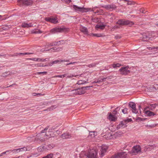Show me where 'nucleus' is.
<instances>
[{
  "label": "nucleus",
  "mask_w": 158,
  "mask_h": 158,
  "mask_svg": "<svg viewBox=\"0 0 158 158\" xmlns=\"http://www.w3.org/2000/svg\"><path fill=\"white\" fill-rule=\"evenodd\" d=\"M116 23L120 25H128L130 27L134 24V23L132 21L125 19H119Z\"/></svg>",
  "instance_id": "obj_1"
},
{
  "label": "nucleus",
  "mask_w": 158,
  "mask_h": 158,
  "mask_svg": "<svg viewBox=\"0 0 158 158\" xmlns=\"http://www.w3.org/2000/svg\"><path fill=\"white\" fill-rule=\"evenodd\" d=\"M73 7L75 11H80L82 13L90 11H94V10L90 8L79 7L76 5H73Z\"/></svg>",
  "instance_id": "obj_2"
},
{
  "label": "nucleus",
  "mask_w": 158,
  "mask_h": 158,
  "mask_svg": "<svg viewBox=\"0 0 158 158\" xmlns=\"http://www.w3.org/2000/svg\"><path fill=\"white\" fill-rule=\"evenodd\" d=\"M69 30V28L64 27H56L52 29L50 31V32L52 33H55L56 32H65L68 31Z\"/></svg>",
  "instance_id": "obj_3"
},
{
  "label": "nucleus",
  "mask_w": 158,
  "mask_h": 158,
  "mask_svg": "<svg viewBox=\"0 0 158 158\" xmlns=\"http://www.w3.org/2000/svg\"><path fill=\"white\" fill-rule=\"evenodd\" d=\"M18 2L21 6H29L31 5L33 3L32 0H18Z\"/></svg>",
  "instance_id": "obj_4"
},
{
  "label": "nucleus",
  "mask_w": 158,
  "mask_h": 158,
  "mask_svg": "<svg viewBox=\"0 0 158 158\" xmlns=\"http://www.w3.org/2000/svg\"><path fill=\"white\" fill-rule=\"evenodd\" d=\"M101 7L106 9L107 10L112 11L116 8L117 6L114 4H111L103 5Z\"/></svg>",
  "instance_id": "obj_5"
},
{
  "label": "nucleus",
  "mask_w": 158,
  "mask_h": 158,
  "mask_svg": "<svg viewBox=\"0 0 158 158\" xmlns=\"http://www.w3.org/2000/svg\"><path fill=\"white\" fill-rule=\"evenodd\" d=\"M127 156V153L122 152L113 155L110 158H126Z\"/></svg>",
  "instance_id": "obj_6"
},
{
  "label": "nucleus",
  "mask_w": 158,
  "mask_h": 158,
  "mask_svg": "<svg viewBox=\"0 0 158 158\" xmlns=\"http://www.w3.org/2000/svg\"><path fill=\"white\" fill-rule=\"evenodd\" d=\"M96 152L94 150H90L85 154V156L88 158H96Z\"/></svg>",
  "instance_id": "obj_7"
},
{
  "label": "nucleus",
  "mask_w": 158,
  "mask_h": 158,
  "mask_svg": "<svg viewBox=\"0 0 158 158\" xmlns=\"http://www.w3.org/2000/svg\"><path fill=\"white\" fill-rule=\"evenodd\" d=\"M57 19L56 17H53V16H51L49 17H46L45 18L44 20L46 21L53 24H56L58 23Z\"/></svg>",
  "instance_id": "obj_8"
},
{
  "label": "nucleus",
  "mask_w": 158,
  "mask_h": 158,
  "mask_svg": "<svg viewBox=\"0 0 158 158\" xmlns=\"http://www.w3.org/2000/svg\"><path fill=\"white\" fill-rule=\"evenodd\" d=\"M130 69L127 66L122 67L119 69L120 74L127 75L130 73Z\"/></svg>",
  "instance_id": "obj_9"
},
{
  "label": "nucleus",
  "mask_w": 158,
  "mask_h": 158,
  "mask_svg": "<svg viewBox=\"0 0 158 158\" xmlns=\"http://www.w3.org/2000/svg\"><path fill=\"white\" fill-rule=\"evenodd\" d=\"M45 136H48L47 135L45 134V135H43L41 134H37L35 138V140L36 142L40 141V142H43L45 140V138L44 137Z\"/></svg>",
  "instance_id": "obj_10"
},
{
  "label": "nucleus",
  "mask_w": 158,
  "mask_h": 158,
  "mask_svg": "<svg viewBox=\"0 0 158 158\" xmlns=\"http://www.w3.org/2000/svg\"><path fill=\"white\" fill-rule=\"evenodd\" d=\"M108 148L107 146L106 145H102L99 152V155H100V157H102L104 156L105 153L106 151Z\"/></svg>",
  "instance_id": "obj_11"
},
{
  "label": "nucleus",
  "mask_w": 158,
  "mask_h": 158,
  "mask_svg": "<svg viewBox=\"0 0 158 158\" xmlns=\"http://www.w3.org/2000/svg\"><path fill=\"white\" fill-rule=\"evenodd\" d=\"M141 148L140 146L139 145L134 146L131 150V153L134 155H135L139 152H140Z\"/></svg>",
  "instance_id": "obj_12"
},
{
  "label": "nucleus",
  "mask_w": 158,
  "mask_h": 158,
  "mask_svg": "<svg viewBox=\"0 0 158 158\" xmlns=\"http://www.w3.org/2000/svg\"><path fill=\"white\" fill-rule=\"evenodd\" d=\"M128 106L130 108H131L133 113L136 114L138 112V110L136 109V105L135 103L133 102H130L129 103Z\"/></svg>",
  "instance_id": "obj_13"
},
{
  "label": "nucleus",
  "mask_w": 158,
  "mask_h": 158,
  "mask_svg": "<svg viewBox=\"0 0 158 158\" xmlns=\"http://www.w3.org/2000/svg\"><path fill=\"white\" fill-rule=\"evenodd\" d=\"M65 41L64 40H61L58 41H54L50 43V46H53L56 45H59L60 44H64L65 43Z\"/></svg>",
  "instance_id": "obj_14"
},
{
  "label": "nucleus",
  "mask_w": 158,
  "mask_h": 158,
  "mask_svg": "<svg viewBox=\"0 0 158 158\" xmlns=\"http://www.w3.org/2000/svg\"><path fill=\"white\" fill-rule=\"evenodd\" d=\"M127 126L126 123L125 121L124 120L121 121L119 124L117 125V128L118 129H119L121 128L126 127Z\"/></svg>",
  "instance_id": "obj_15"
},
{
  "label": "nucleus",
  "mask_w": 158,
  "mask_h": 158,
  "mask_svg": "<svg viewBox=\"0 0 158 158\" xmlns=\"http://www.w3.org/2000/svg\"><path fill=\"white\" fill-rule=\"evenodd\" d=\"M147 108L144 109L143 111L147 116L149 117L152 116L156 115V114L154 112L150 111L149 110H147Z\"/></svg>",
  "instance_id": "obj_16"
},
{
  "label": "nucleus",
  "mask_w": 158,
  "mask_h": 158,
  "mask_svg": "<svg viewBox=\"0 0 158 158\" xmlns=\"http://www.w3.org/2000/svg\"><path fill=\"white\" fill-rule=\"evenodd\" d=\"M115 135H112V134L109 133L107 134H106L103 136V138L107 140L114 139L115 138Z\"/></svg>",
  "instance_id": "obj_17"
},
{
  "label": "nucleus",
  "mask_w": 158,
  "mask_h": 158,
  "mask_svg": "<svg viewBox=\"0 0 158 158\" xmlns=\"http://www.w3.org/2000/svg\"><path fill=\"white\" fill-rule=\"evenodd\" d=\"M108 114L109 115L107 117V118L110 120L111 121H115L117 119V118L115 116L112 114L111 113H108Z\"/></svg>",
  "instance_id": "obj_18"
},
{
  "label": "nucleus",
  "mask_w": 158,
  "mask_h": 158,
  "mask_svg": "<svg viewBox=\"0 0 158 158\" xmlns=\"http://www.w3.org/2000/svg\"><path fill=\"white\" fill-rule=\"evenodd\" d=\"M71 137V135L68 133H64L61 135V137L64 139H70Z\"/></svg>",
  "instance_id": "obj_19"
},
{
  "label": "nucleus",
  "mask_w": 158,
  "mask_h": 158,
  "mask_svg": "<svg viewBox=\"0 0 158 158\" xmlns=\"http://www.w3.org/2000/svg\"><path fill=\"white\" fill-rule=\"evenodd\" d=\"M80 30L85 34H88V31L87 29L85 27L81 26L80 28Z\"/></svg>",
  "instance_id": "obj_20"
},
{
  "label": "nucleus",
  "mask_w": 158,
  "mask_h": 158,
  "mask_svg": "<svg viewBox=\"0 0 158 158\" xmlns=\"http://www.w3.org/2000/svg\"><path fill=\"white\" fill-rule=\"evenodd\" d=\"M77 89L78 95H81L84 94L85 92V91H84L82 87H78L77 88Z\"/></svg>",
  "instance_id": "obj_21"
},
{
  "label": "nucleus",
  "mask_w": 158,
  "mask_h": 158,
  "mask_svg": "<svg viewBox=\"0 0 158 158\" xmlns=\"http://www.w3.org/2000/svg\"><path fill=\"white\" fill-rule=\"evenodd\" d=\"M33 26L31 23H23L22 24V27L24 28L31 27Z\"/></svg>",
  "instance_id": "obj_22"
},
{
  "label": "nucleus",
  "mask_w": 158,
  "mask_h": 158,
  "mask_svg": "<svg viewBox=\"0 0 158 158\" xmlns=\"http://www.w3.org/2000/svg\"><path fill=\"white\" fill-rule=\"evenodd\" d=\"M102 23V25L97 24L96 26V29H99L102 30L104 29L105 28L106 25H105L103 24Z\"/></svg>",
  "instance_id": "obj_23"
},
{
  "label": "nucleus",
  "mask_w": 158,
  "mask_h": 158,
  "mask_svg": "<svg viewBox=\"0 0 158 158\" xmlns=\"http://www.w3.org/2000/svg\"><path fill=\"white\" fill-rule=\"evenodd\" d=\"M69 60H62L61 59H59L57 60H55L53 61V63H60L61 62H69Z\"/></svg>",
  "instance_id": "obj_24"
},
{
  "label": "nucleus",
  "mask_w": 158,
  "mask_h": 158,
  "mask_svg": "<svg viewBox=\"0 0 158 158\" xmlns=\"http://www.w3.org/2000/svg\"><path fill=\"white\" fill-rule=\"evenodd\" d=\"M153 148L152 146H146L144 148V151L145 152L146 151H151Z\"/></svg>",
  "instance_id": "obj_25"
},
{
  "label": "nucleus",
  "mask_w": 158,
  "mask_h": 158,
  "mask_svg": "<svg viewBox=\"0 0 158 158\" xmlns=\"http://www.w3.org/2000/svg\"><path fill=\"white\" fill-rule=\"evenodd\" d=\"M156 105L152 104H151L150 106L147 107L146 108H147V109L148 108L150 110H152L154 108H156Z\"/></svg>",
  "instance_id": "obj_26"
},
{
  "label": "nucleus",
  "mask_w": 158,
  "mask_h": 158,
  "mask_svg": "<svg viewBox=\"0 0 158 158\" xmlns=\"http://www.w3.org/2000/svg\"><path fill=\"white\" fill-rule=\"evenodd\" d=\"M56 106L55 105H52V106L49 107L47 109H46L45 110H44V111H51L52 110L54 109L55 108H56Z\"/></svg>",
  "instance_id": "obj_27"
},
{
  "label": "nucleus",
  "mask_w": 158,
  "mask_h": 158,
  "mask_svg": "<svg viewBox=\"0 0 158 158\" xmlns=\"http://www.w3.org/2000/svg\"><path fill=\"white\" fill-rule=\"evenodd\" d=\"M10 74L11 73L10 72H4V73H3L2 74L1 76L2 77H5L8 76L9 75H10Z\"/></svg>",
  "instance_id": "obj_28"
},
{
  "label": "nucleus",
  "mask_w": 158,
  "mask_h": 158,
  "mask_svg": "<svg viewBox=\"0 0 158 158\" xmlns=\"http://www.w3.org/2000/svg\"><path fill=\"white\" fill-rule=\"evenodd\" d=\"M32 54V53L30 52H24V53H17V56L18 55L19 56H24L26 55H29Z\"/></svg>",
  "instance_id": "obj_29"
},
{
  "label": "nucleus",
  "mask_w": 158,
  "mask_h": 158,
  "mask_svg": "<svg viewBox=\"0 0 158 158\" xmlns=\"http://www.w3.org/2000/svg\"><path fill=\"white\" fill-rule=\"evenodd\" d=\"M31 33L33 34L41 33H42V31L39 30H33L31 31Z\"/></svg>",
  "instance_id": "obj_30"
},
{
  "label": "nucleus",
  "mask_w": 158,
  "mask_h": 158,
  "mask_svg": "<svg viewBox=\"0 0 158 158\" xmlns=\"http://www.w3.org/2000/svg\"><path fill=\"white\" fill-rule=\"evenodd\" d=\"M53 154L51 153L42 158H52L53 156Z\"/></svg>",
  "instance_id": "obj_31"
},
{
  "label": "nucleus",
  "mask_w": 158,
  "mask_h": 158,
  "mask_svg": "<svg viewBox=\"0 0 158 158\" xmlns=\"http://www.w3.org/2000/svg\"><path fill=\"white\" fill-rule=\"evenodd\" d=\"M111 66L113 67V68H116L117 67H118L121 66V64L119 63L117 64H112Z\"/></svg>",
  "instance_id": "obj_32"
},
{
  "label": "nucleus",
  "mask_w": 158,
  "mask_h": 158,
  "mask_svg": "<svg viewBox=\"0 0 158 158\" xmlns=\"http://www.w3.org/2000/svg\"><path fill=\"white\" fill-rule=\"evenodd\" d=\"M90 36H96L97 37H101L102 35L101 34L92 33L90 34Z\"/></svg>",
  "instance_id": "obj_33"
},
{
  "label": "nucleus",
  "mask_w": 158,
  "mask_h": 158,
  "mask_svg": "<svg viewBox=\"0 0 158 158\" xmlns=\"http://www.w3.org/2000/svg\"><path fill=\"white\" fill-rule=\"evenodd\" d=\"M67 74H65L63 75H58L57 76H55L54 77H60V78H64L67 75Z\"/></svg>",
  "instance_id": "obj_34"
},
{
  "label": "nucleus",
  "mask_w": 158,
  "mask_h": 158,
  "mask_svg": "<svg viewBox=\"0 0 158 158\" xmlns=\"http://www.w3.org/2000/svg\"><path fill=\"white\" fill-rule=\"evenodd\" d=\"M11 152V150H7L5 152H3L0 154V157L1 156H2L3 155L5 154H6V153H7V154H9L10 153V152Z\"/></svg>",
  "instance_id": "obj_35"
},
{
  "label": "nucleus",
  "mask_w": 158,
  "mask_h": 158,
  "mask_svg": "<svg viewBox=\"0 0 158 158\" xmlns=\"http://www.w3.org/2000/svg\"><path fill=\"white\" fill-rule=\"evenodd\" d=\"M11 152V150H7L5 152H3L0 154V157L1 156H2L3 155L5 154H6V153H7V154H9L10 153V152Z\"/></svg>",
  "instance_id": "obj_36"
},
{
  "label": "nucleus",
  "mask_w": 158,
  "mask_h": 158,
  "mask_svg": "<svg viewBox=\"0 0 158 158\" xmlns=\"http://www.w3.org/2000/svg\"><path fill=\"white\" fill-rule=\"evenodd\" d=\"M96 64H97L94 63L88 65L87 66L89 68L94 67H95Z\"/></svg>",
  "instance_id": "obj_37"
},
{
  "label": "nucleus",
  "mask_w": 158,
  "mask_h": 158,
  "mask_svg": "<svg viewBox=\"0 0 158 158\" xmlns=\"http://www.w3.org/2000/svg\"><path fill=\"white\" fill-rule=\"evenodd\" d=\"M84 83V81L80 80L78 81L77 82L76 85H81L83 84Z\"/></svg>",
  "instance_id": "obj_38"
},
{
  "label": "nucleus",
  "mask_w": 158,
  "mask_h": 158,
  "mask_svg": "<svg viewBox=\"0 0 158 158\" xmlns=\"http://www.w3.org/2000/svg\"><path fill=\"white\" fill-rule=\"evenodd\" d=\"M56 47H53V48H50L49 49H48V50H46L47 51H52V52H56Z\"/></svg>",
  "instance_id": "obj_39"
},
{
  "label": "nucleus",
  "mask_w": 158,
  "mask_h": 158,
  "mask_svg": "<svg viewBox=\"0 0 158 158\" xmlns=\"http://www.w3.org/2000/svg\"><path fill=\"white\" fill-rule=\"evenodd\" d=\"M83 89L84 91H85L86 90L89 89L90 87H92L93 86H82Z\"/></svg>",
  "instance_id": "obj_40"
},
{
  "label": "nucleus",
  "mask_w": 158,
  "mask_h": 158,
  "mask_svg": "<svg viewBox=\"0 0 158 158\" xmlns=\"http://www.w3.org/2000/svg\"><path fill=\"white\" fill-rule=\"evenodd\" d=\"M77 90V89H73L71 91L72 94H78Z\"/></svg>",
  "instance_id": "obj_41"
},
{
  "label": "nucleus",
  "mask_w": 158,
  "mask_h": 158,
  "mask_svg": "<svg viewBox=\"0 0 158 158\" xmlns=\"http://www.w3.org/2000/svg\"><path fill=\"white\" fill-rule=\"evenodd\" d=\"M49 127L48 126H47L46 127H45L44 130H42L41 131V133L40 134H42L43 133H44L45 132L47 131L49 128Z\"/></svg>",
  "instance_id": "obj_42"
},
{
  "label": "nucleus",
  "mask_w": 158,
  "mask_h": 158,
  "mask_svg": "<svg viewBox=\"0 0 158 158\" xmlns=\"http://www.w3.org/2000/svg\"><path fill=\"white\" fill-rule=\"evenodd\" d=\"M49 127L48 126H47L46 127H45L44 130H42L41 131V133L40 134H42L43 133H44L45 132L47 131L49 128Z\"/></svg>",
  "instance_id": "obj_43"
},
{
  "label": "nucleus",
  "mask_w": 158,
  "mask_h": 158,
  "mask_svg": "<svg viewBox=\"0 0 158 158\" xmlns=\"http://www.w3.org/2000/svg\"><path fill=\"white\" fill-rule=\"evenodd\" d=\"M20 151V150L19 148L17 149H15L13 150H11V152H13V153L15 152H19Z\"/></svg>",
  "instance_id": "obj_44"
},
{
  "label": "nucleus",
  "mask_w": 158,
  "mask_h": 158,
  "mask_svg": "<svg viewBox=\"0 0 158 158\" xmlns=\"http://www.w3.org/2000/svg\"><path fill=\"white\" fill-rule=\"evenodd\" d=\"M118 109V107H117L115 109V110L113 112V114L115 116L117 114V111Z\"/></svg>",
  "instance_id": "obj_45"
},
{
  "label": "nucleus",
  "mask_w": 158,
  "mask_h": 158,
  "mask_svg": "<svg viewBox=\"0 0 158 158\" xmlns=\"http://www.w3.org/2000/svg\"><path fill=\"white\" fill-rule=\"evenodd\" d=\"M127 108H125L124 109L122 110V112L124 114H127Z\"/></svg>",
  "instance_id": "obj_46"
},
{
  "label": "nucleus",
  "mask_w": 158,
  "mask_h": 158,
  "mask_svg": "<svg viewBox=\"0 0 158 158\" xmlns=\"http://www.w3.org/2000/svg\"><path fill=\"white\" fill-rule=\"evenodd\" d=\"M20 150V151H27V149L26 147H23V148H19Z\"/></svg>",
  "instance_id": "obj_47"
},
{
  "label": "nucleus",
  "mask_w": 158,
  "mask_h": 158,
  "mask_svg": "<svg viewBox=\"0 0 158 158\" xmlns=\"http://www.w3.org/2000/svg\"><path fill=\"white\" fill-rule=\"evenodd\" d=\"M63 48L62 47H58L57 48L56 47V52H57L60 51H61L63 49Z\"/></svg>",
  "instance_id": "obj_48"
},
{
  "label": "nucleus",
  "mask_w": 158,
  "mask_h": 158,
  "mask_svg": "<svg viewBox=\"0 0 158 158\" xmlns=\"http://www.w3.org/2000/svg\"><path fill=\"white\" fill-rule=\"evenodd\" d=\"M125 121L126 124L128 122H131L132 121L131 118H127V119L124 120Z\"/></svg>",
  "instance_id": "obj_49"
},
{
  "label": "nucleus",
  "mask_w": 158,
  "mask_h": 158,
  "mask_svg": "<svg viewBox=\"0 0 158 158\" xmlns=\"http://www.w3.org/2000/svg\"><path fill=\"white\" fill-rule=\"evenodd\" d=\"M106 77L102 78L100 80H98V83L102 82L103 81H105V80L106 79Z\"/></svg>",
  "instance_id": "obj_50"
},
{
  "label": "nucleus",
  "mask_w": 158,
  "mask_h": 158,
  "mask_svg": "<svg viewBox=\"0 0 158 158\" xmlns=\"http://www.w3.org/2000/svg\"><path fill=\"white\" fill-rule=\"evenodd\" d=\"M47 73L46 72H38L36 73V74H46Z\"/></svg>",
  "instance_id": "obj_51"
},
{
  "label": "nucleus",
  "mask_w": 158,
  "mask_h": 158,
  "mask_svg": "<svg viewBox=\"0 0 158 158\" xmlns=\"http://www.w3.org/2000/svg\"><path fill=\"white\" fill-rule=\"evenodd\" d=\"M17 53H14L13 54H10L9 55V56L10 57H13L15 56H17Z\"/></svg>",
  "instance_id": "obj_52"
},
{
  "label": "nucleus",
  "mask_w": 158,
  "mask_h": 158,
  "mask_svg": "<svg viewBox=\"0 0 158 158\" xmlns=\"http://www.w3.org/2000/svg\"><path fill=\"white\" fill-rule=\"evenodd\" d=\"M27 60H32L35 61H37L38 60V58H27Z\"/></svg>",
  "instance_id": "obj_53"
},
{
  "label": "nucleus",
  "mask_w": 158,
  "mask_h": 158,
  "mask_svg": "<svg viewBox=\"0 0 158 158\" xmlns=\"http://www.w3.org/2000/svg\"><path fill=\"white\" fill-rule=\"evenodd\" d=\"M140 12H141L142 13H145L146 12L144 8H141L140 9Z\"/></svg>",
  "instance_id": "obj_54"
},
{
  "label": "nucleus",
  "mask_w": 158,
  "mask_h": 158,
  "mask_svg": "<svg viewBox=\"0 0 158 158\" xmlns=\"http://www.w3.org/2000/svg\"><path fill=\"white\" fill-rule=\"evenodd\" d=\"M77 62H71L69 63H68V64H66V65H69V64H77Z\"/></svg>",
  "instance_id": "obj_55"
},
{
  "label": "nucleus",
  "mask_w": 158,
  "mask_h": 158,
  "mask_svg": "<svg viewBox=\"0 0 158 158\" xmlns=\"http://www.w3.org/2000/svg\"><path fill=\"white\" fill-rule=\"evenodd\" d=\"M77 76H78V75H71V74L69 76H67V77H68V78H71V77H76Z\"/></svg>",
  "instance_id": "obj_56"
},
{
  "label": "nucleus",
  "mask_w": 158,
  "mask_h": 158,
  "mask_svg": "<svg viewBox=\"0 0 158 158\" xmlns=\"http://www.w3.org/2000/svg\"><path fill=\"white\" fill-rule=\"evenodd\" d=\"M38 61H39V62H41V61H42V62H44V58H38Z\"/></svg>",
  "instance_id": "obj_57"
},
{
  "label": "nucleus",
  "mask_w": 158,
  "mask_h": 158,
  "mask_svg": "<svg viewBox=\"0 0 158 158\" xmlns=\"http://www.w3.org/2000/svg\"><path fill=\"white\" fill-rule=\"evenodd\" d=\"M48 103L49 102H44L42 105H40V106H42L43 105H45L47 106L48 104Z\"/></svg>",
  "instance_id": "obj_58"
},
{
  "label": "nucleus",
  "mask_w": 158,
  "mask_h": 158,
  "mask_svg": "<svg viewBox=\"0 0 158 158\" xmlns=\"http://www.w3.org/2000/svg\"><path fill=\"white\" fill-rule=\"evenodd\" d=\"M147 48L149 50H152L153 49H156V47H148Z\"/></svg>",
  "instance_id": "obj_59"
},
{
  "label": "nucleus",
  "mask_w": 158,
  "mask_h": 158,
  "mask_svg": "<svg viewBox=\"0 0 158 158\" xmlns=\"http://www.w3.org/2000/svg\"><path fill=\"white\" fill-rule=\"evenodd\" d=\"M121 1H125L127 2V4L128 5H131V2L129 1L128 0H120Z\"/></svg>",
  "instance_id": "obj_60"
},
{
  "label": "nucleus",
  "mask_w": 158,
  "mask_h": 158,
  "mask_svg": "<svg viewBox=\"0 0 158 158\" xmlns=\"http://www.w3.org/2000/svg\"><path fill=\"white\" fill-rule=\"evenodd\" d=\"M91 134L90 133H89V135H91V136L92 138L94 137V134L93 133V132H91Z\"/></svg>",
  "instance_id": "obj_61"
},
{
  "label": "nucleus",
  "mask_w": 158,
  "mask_h": 158,
  "mask_svg": "<svg viewBox=\"0 0 158 158\" xmlns=\"http://www.w3.org/2000/svg\"><path fill=\"white\" fill-rule=\"evenodd\" d=\"M37 97H40V96H43L44 94H41V93H37Z\"/></svg>",
  "instance_id": "obj_62"
},
{
  "label": "nucleus",
  "mask_w": 158,
  "mask_h": 158,
  "mask_svg": "<svg viewBox=\"0 0 158 158\" xmlns=\"http://www.w3.org/2000/svg\"><path fill=\"white\" fill-rule=\"evenodd\" d=\"M36 65H37L36 66L37 67H41L42 66V63L37 64Z\"/></svg>",
  "instance_id": "obj_63"
},
{
  "label": "nucleus",
  "mask_w": 158,
  "mask_h": 158,
  "mask_svg": "<svg viewBox=\"0 0 158 158\" xmlns=\"http://www.w3.org/2000/svg\"><path fill=\"white\" fill-rule=\"evenodd\" d=\"M65 2L66 3H69L71 2V0H64Z\"/></svg>",
  "instance_id": "obj_64"
}]
</instances>
